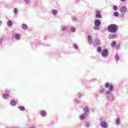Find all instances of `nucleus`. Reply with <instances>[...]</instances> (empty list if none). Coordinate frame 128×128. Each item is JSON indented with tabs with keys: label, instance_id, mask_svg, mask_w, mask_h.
I'll list each match as a JSON object with an SVG mask.
<instances>
[{
	"label": "nucleus",
	"instance_id": "obj_1",
	"mask_svg": "<svg viewBox=\"0 0 128 128\" xmlns=\"http://www.w3.org/2000/svg\"><path fill=\"white\" fill-rule=\"evenodd\" d=\"M105 88H108L109 90L106 91V100H108V102H113L114 100V94H112V92L114 90V86L112 84H110L109 82H106L104 84Z\"/></svg>",
	"mask_w": 128,
	"mask_h": 128
},
{
	"label": "nucleus",
	"instance_id": "obj_2",
	"mask_svg": "<svg viewBox=\"0 0 128 128\" xmlns=\"http://www.w3.org/2000/svg\"><path fill=\"white\" fill-rule=\"evenodd\" d=\"M118 25H116V24H110V25L108 26V32L114 34H116V33L118 32Z\"/></svg>",
	"mask_w": 128,
	"mask_h": 128
},
{
	"label": "nucleus",
	"instance_id": "obj_3",
	"mask_svg": "<svg viewBox=\"0 0 128 128\" xmlns=\"http://www.w3.org/2000/svg\"><path fill=\"white\" fill-rule=\"evenodd\" d=\"M102 22L100 19H96L94 22V30H100V26Z\"/></svg>",
	"mask_w": 128,
	"mask_h": 128
},
{
	"label": "nucleus",
	"instance_id": "obj_4",
	"mask_svg": "<svg viewBox=\"0 0 128 128\" xmlns=\"http://www.w3.org/2000/svg\"><path fill=\"white\" fill-rule=\"evenodd\" d=\"M100 124L102 128H107L108 123L103 117H100Z\"/></svg>",
	"mask_w": 128,
	"mask_h": 128
},
{
	"label": "nucleus",
	"instance_id": "obj_5",
	"mask_svg": "<svg viewBox=\"0 0 128 128\" xmlns=\"http://www.w3.org/2000/svg\"><path fill=\"white\" fill-rule=\"evenodd\" d=\"M83 112H84L85 118H87L90 114V108L88 106H86L83 110Z\"/></svg>",
	"mask_w": 128,
	"mask_h": 128
},
{
	"label": "nucleus",
	"instance_id": "obj_6",
	"mask_svg": "<svg viewBox=\"0 0 128 128\" xmlns=\"http://www.w3.org/2000/svg\"><path fill=\"white\" fill-rule=\"evenodd\" d=\"M108 48H104V50H102V56L104 58H105L106 56H108Z\"/></svg>",
	"mask_w": 128,
	"mask_h": 128
},
{
	"label": "nucleus",
	"instance_id": "obj_7",
	"mask_svg": "<svg viewBox=\"0 0 128 128\" xmlns=\"http://www.w3.org/2000/svg\"><path fill=\"white\" fill-rule=\"evenodd\" d=\"M128 10V8L126 6H122L120 8V12L122 13H126V10Z\"/></svg>",
	"mask_w": 128,
	"mask_h": 128
},
{
	"label": "nucleus",
	"instance_id": "obj_8",
	"mask_svg": "<svg viewBox=\"0 0 128 128\" xmlns=\"http://www.w3.org/2000/svg\"><path fill=\"white\" fill-rule=\"evenodd\" d=\"M96 13V18H102V15H101V12L100 11L97 10L95 12Z\"/></svg>",
	"mask_w": 128,
	"mask_h": 128
},
{
	"label": "nucleus",
	"instance_id": "obj_9",
	"mask_svg": "<svg viewBox=\"0 0 128 128\" xmlns=\"http://www.w3.org/2000/svg\"><path fill=\"white\" fill-rule=\"evenodd\" d=\"M13 38L17 40H20V34H18V33H15L12 36Z\"/></svg>",
	"mask_w": 128,
	"mask_h": 128
},
{
	"label": "nucleus",
	"instance_id": "obj_10",
	"mask_svg": "<svg viewBox=\"0 0 128 128\" xmlns=\"http://www.w3.org/2000/svg\"><path fill=\"white\" fill-rule=\"evenodd\" d=\"M39 114L42 116H43V118L46 116V110H40L39 111Z\"/></svg>",
	"mask_w": 128,
	"mask_h": 128
},
{
	"label": "nucleus",
	"instance_id": "obj_11",
	"mask_svg": "<svg viewBox=\"0 0 128 128\" xmlns=\"http://www.w3.org/2000/svg\"><path fill=\"white\" fill-rule=\"evenodd\" d=\"M101 44L100 40H98V39H96V40H95V41H94L93 45L94 46H98V44Z\"/></svg>",
	"mask_w": 128,
	"mask_h": 128
},
{
	"label": "nucleus",
	"instance_id": "obj_12",
	"mask_svg": "<svg viewBox=\"0 0 128 128\" xmlns=\"http://www.w3.org/2000/svg\"><path fill=\"white\" fill-rule=\"evenodd\" d=\"M16 102L14 100H12L10 102V104L12 106H16Z\"/></svg>",
	"mask_w": 128,
	"mask_h": 128
},
{
	"label": "nucleus",
	"instance_id": "obj_13",
	"mask_svg": "<svg viewBox=\"0 0 128 128\" xmlns=\"http://www.w3.org/2000/svg\"><path fill=\"white\" fill-rule=\"evenodd\" d=\"M108 38L109 39H116V34H110Z\"/></svg>",
	"mask_w": 128,
	"mask_h": 128
},
{
	"label": "nucleus",
	"instance_id": "obj_14",
	"mask_svg": "<svg viewBox=\"0 0 128 128\" xmlns=\"http://www.w3.org/2000/svg\"><path fill=\"white\" fill-rule=\"evenodd\" d=\"M22 28L23 30H27V29H28V26L27 24H23L22 25Z\"/></svg>",
	"mask_w": 128,
	"mask_h": 128
},
{
	"label": "nucleus",
	"instance_id": "obj_15",
	"mask_svg": "<svg viewBox=\"0 0 128 128\" xmlns=\"http://www.w3.org/2000/svg\"><path fill=\"white\" fill-rule=\"evenodd\" d=\"M88 40L89 44H92V36H88Z\"/></svg>",
	"mask_w": 128,
	"mask_h": 128
},
{
	"label": "nucleus",
	"instance_id": "obj_16",
	"mask_svg": "<svg viewBox=\"0 0 128 128\" xmlns=\"http://www.w3.org/2000/svg\"><path fill=\"white\" fill-rule=\"evenodd\" d=\"M70 32H72V33H75V32H76V31L74 27H70Z\"/></svg>",
	"mask_w": 128,
	"mask_h": 128
},
{
	"label": "nucleus",
	"instance_id": "obj_17",
	"mask_svg": "<svg viewBox=\"0 0 128 128\" xmlns=\"http://www.w3.org/2000/svg\"><path fill=\"white\" fill-rule=\"evenodd\" d=\"M116 125H120V119L119 117H118L116 120Z\"/></svg>",
	"mask_w": 128,
	"mask_h": 128
},
{
	"label": "nucleus",
	"instance_id": "obj_18",
	"mask_svg": "<svg viewBox=\"0 0 128 128\" xmlns=\"http://www.w3.org/2000/svg\"><path fill=\"white\" fill-rule=\"evenodd\" d=\"M84 125L86 127L88 128L90 126L91 123L90 122H89L88 121H86L84 123Z\"/></svg>",
	"mask_w": 128,
	"mask_h": 128
},
{
	"label": "nucleus",
	"instance_id": "obj_19",
	"mask_svg": "<svg viewBox=\"0 0 128 128\" xmlns=\"http://www.w3.org/2000/svg\"><path fill=\"white\" fill-rule=\"evenodd\" d=\"M104 88L102 87H100V88H98V92H100V94H102V92H104Z\"/></svg>",
	"mask_w": 128,
	"mask_h": 128
},
{
	"label": "nucleus",
	"instance_id": "obj_20",
	"mask_svg": "<svg viewBox=\"0 0 128 128\" xmlns=\"http://www.w3.org/2000/svg\"><path fill=\"white\" fill-rule=\"evenodd\" d=\"M120 56L118 54H115V60L116 61H118L120 60Z\"/></svg>",
	"mask_w": 128,
	"mask_h": 128
},
{
	"label": "nucleus",
	"instance_id": "obj_21",
	"mask_svg": "<svg viewBox=\"0 0 128 128\" xmlns=\"http://www.w3.org/2000/svg\"><path fill=\"white\" fill-rule=\"evenodd\" d=\"M10 96L8 94H4L2 96V98L4 99H6L8 98H9Z\"/></svg>",
	"mask_w": 128,
	"mask_h": 128
},
{
	"label": "nucleus",
	"instance_id": "obj_22",
	"mask_svg": "<svg viewBox=\"0 0 128 128\" xmlns=\"http://www.w3.org/2000/svg\"><path fill=\"white\" fill-rule=\"evenodd\" d=\"M80 118L82 120L83 119H84V118H86L84 112V113L82 114H81V115L80 116Z\"/></svg>",
	"mask_w": 128,
	"mask_h": 128
},
{
	"label": "nucleus",
	"instance_id": "obj_23",
	"mask_svg": "<svg viewBox=\"0 0 128 128\" xmlns=\"http://www.w3.org/2000/svg\"><path fill=\"white\" fill-rule=\"evenodd\" d=\"M18 108H19L20 110L22 112H24L26 110L24 106H18Z\"/></svg>",
	"mask_w": 128,
	"mask_h": 128
},
{
	"label": "nucleus",
	"instance_id": "obj_24",
	"mask_svg": "<svg viewBox=\"0 0 128 128\" xmlns=\"http://www.w3.org/2000/svg\"><path fill=\"white\" fill-rule=\"evenodd\" d=\"M13 11L14 14H18V8H14Z\"/></svg>",
	"mask_w": 128,
	"mask_h": 128
},
{
	"label": "nucleus",
	"instance_id": "obj_25",
	"mask_svg": "<svg viewBox=\"0 0 128 128\" xmlns=\"http://www.w3.org/2000/svg\"><path fill=\"white\" fill-rule=\"evenodd\" d=\"M62 30L64 32L67 31L68 27H66V26H62Z\"/></svg>",
	"mask_w": 128,
	"mask_h": 128
},
{
	"label": "nucleus",
	"instance_id": "obj_26",
	"mask_svg": "<svg viewBox=\"0 0 128 128\" xmlns=\"http://www.w3.org/2000/svg\"><path fill=\"white\" fill-rule=\"evenodd\" d=\"M8 26H12V21H11V20H9L8 22Z\"/></svg>",
	"mask_w": 128,
	"mask_h": 128
},
{
	"label": "nucleus",
	"instance_id": "obj_27",
	"mask_svg": "<svg viewBox=\"0 0 128 128\" xmlns=\"http://www.w3.org/2000/svg\"><path fill=\"white\" fill-rule=\"evenodd\" d=\"M52 13L53 15H56L58 14V11L56 10H52Z\"/></svg>",
	"mask_w": 128,
	"mask_h": 128
},
{
	"label": "nucleus",
	"instance_id": "obj_28",
	"mask_svg": "<svg viewBox=\"0 0 128 128\" xmlns=\"http://www.w3.org/2000/svg\"><path fill=\"white\" fill-rule=\"evenodd\" d=\"M114 16H115V17H118V16H119V13H118V12L117 10H116V11L115 12H114Z\"/></svg>",
	"mask_w": 128,
	"mask_h": 128
},
{
	"label": "nucleus",
	"instance_id": "obj_29",
	"mask_svg": "<svg viewBox=\"0 0 128 128\" xmlns=\"http://www.w3.org/2000/svg\"><path fill=\"white\" fill-rule=\"evenodd\" d=\"M116 46V41H113L111 43L112 46L114 47V46Z\"/></svg>",
	"mask_w": 128,
	"mask_h": 128
},
{
	"label": "nucleus",
	"instance_id": "obj_30",
	"mask_svg": "<svg viewBox=\"0 0 128 128\" xmlns=\"http://www.w3.org/2000/svg\"><path fill=\"white\" fill-rule=\"evenodd\" d=\"M118 9V6H116V5H114L113 6V10H114V11H116Z\"/></svg>",
	"mask_w": 128,
	"mask_h": 128
},
{
	"label": "nucleus",
	"instance_id": "obj_31",
	"mask_svg": "<svg viewBox=\"0 0 128 128\" xmlns=\"http://www.w3.org/2000/svg\"><path fill=\"white\" fill-rule=\"evenodd\" d=\"M82 94L80 92H78L77 94L76 95V98H82Z\"/></svg>",
	"mask_w": 128,
	"mask_h": 128
},
{
	"label": "nucleus",
	"instance_id": "obj_32",
	"mask_svg": "<svg viewBox=\"0 0 128 128\" xmlns=\"http://www.w3.org/2000/svg\"><path fill=\"white\" fill-rule=\"evenodd\" d=\"M73 46L76 50H78V45H76V44H73Z\"/></svg>",
	"mask_w": 128,
	"mask_h": 128
},
{
	"label": "nucleus",
	"instance_id": "obj_33",
	"mask_svg": "<svg viewBox=\"0 0 128 128\" xmlns=\"http://www.w3.org/2000/svg\"><path fill=\"white\" fill-rule=\"evenodd\" d=\"M102 50V48L101 46H98V52H100Z\"/></svg>",
	"mask_w": 128,
	"mask_h": 128
},
{
	"label": "nucleus",
	"instance_id": "obj_34",
	"mask_svg": "<svg viewBox=\"0 0 128 128\" xmlns=\"http://www.w3.org/2000/svg\"><path fill=\"white\" fill-rule=\"evenodd\" d=\"M72 20H73V21H74V22L78 21V19H77L76 17H75V16L72 18Z\"/></svg>",
	"mask_w": 128,
	"mask_h": 128
},
{
	"label": "nucleus",
	"instance_id": "obj_35",
	"mask_svg": "<svg viewBox=\"0 0 128 128\" xmlns=\"http://www.w3.org/2000/svg\"><path fill=\"white\" fill-rule=\"evenodd\" d=\"M4 39L3 38H0V44H2L3 42Z\"/></svg>",
	"mask_w": 128,
	"mask_h": 128
},
{
	"label": "nucleus",
	"instance_id": "obj_36",
	"mask_svg": "<svg viewBox=\"0 0 128 128\" xmlns=\"http://www.w3.org/2000/svg\"><path fill=\"white\" fill-rule=\"evenodd\" d=\"M80 100H77V98H76L75 100V102H76V104H79Z\"/></svg>",
	"mask_w": 128,
	"mask_h": 128
},
{
	"label": "nucleus",
	"instance_id": "obj_37",
	"mask_svg": "<svg viewBox=\"0 0 128 128\" xmlns=\"http://www.w3.org/2000/svg\"><path fill=\"white\" fill-rule=\"evenodd\" d=\"M120 48V44H118V45L116 46V48Z\"/></svg>",
	"mask_w": 128,
	"mask_h": 128
},
{
	"label": "nucleus",
	"instance_id": "obj_38",
	"mask_svg": "<svg viewBox=\"0 0 128 128\" xmlns=\"http://www.w3.org/2000/svg\"><path fill=\"white\" fill-rule=\"evenodd\" d=\"M121 16L122 17H124V13H122Z\"/></svg>",
	"mask_w": 128,
	"mask_h": 128
},
{
	"label": "nucleus",
	"instance_id": "obj_39",
	"mask_svg": "<svg viewBox=\"0 0 128 128\" xmlns=\"http://www.w3.org/2000/svg\"><path fill=\"white\" fill-rule=\"evenodd\" d=\"M2 22L0 21V26H2Z\"/></svg>",
	"mask_w": 128,
	"mask_h": 128
},
{
	"label": "nucleus",
	"instance_id": "obj_40",
	"mask_svg": "<svg viewBox=\"0 0 128 128\" xmlns=\"http://www.w3.org/2000/svg\"><path fill=\"white\" fill-rule=\"evenodd\" d=\"M25 2H26V3H28L30 1V0H24Z\"/></svg>",
	"mask_w": 128,
	"mask_h": 128
},
{
	"label": "nucleus",
	"instance_id": "obj_41",
	"mask_svg": "<svg viewBox=\"0 0 128 128\" xmlns=\"http://www.w3.org/2000/svg\"><path fill=\"white\" fill-rule=\"evenodd\" d=\"M30 128H36V126H31Z\"/></svg>",
	"mask_w": 128,
	"mask_h": 128
},
{
	"label": "nucleus",
	"instance_id": "obj_42",
	"mask_svg": "<svg viewBox=\"0 0 128 128\" xmlns=\"http://www.w3.org/2000/svg\"><path fill=\"white\" fill-rule=\"evenodd\" d=\"M121 1H126V0H121Z\"/></svg>",
	"mask_w": 128,
	"mask_h": 128
},
{
	"label": "nucleus",
	"instance_id": "obj_43",
	"mask_svg": "<svg viewBox=\"0 0 128 128\" xmlns=\"http://www.w3.org/2000/svg\"><path fill=\"white\" fill-rule=\"evenodd\" d=\"M76 2H78V0H76Z\"/></svg>",
	"mask_w": 128,
	"mask_h": 128
}]
</instances>
